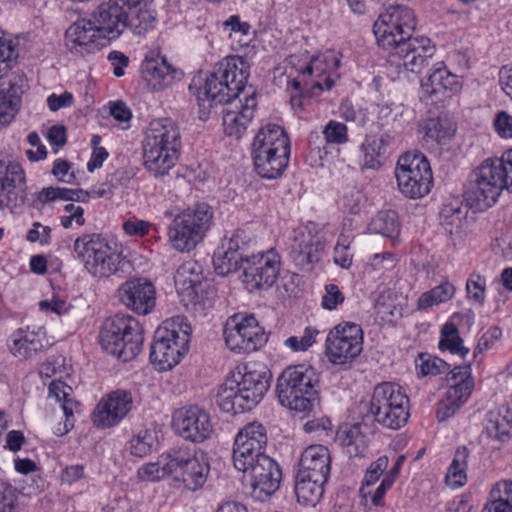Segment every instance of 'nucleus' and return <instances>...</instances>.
I'll return each mask as SVG.
<instances>
[{
	"instance_id": "obj_1",
	"label": "nucleus",
	"mask_w": 512,
	"mask_h": 512,
	"mask_svg": "<svg viewBox=\"0 0 512 512\" xmlns=\"http://www.w3.org/2000/svg\"><path fill=\"white\" fill-rule=\"evenodd\" d=\"M249 77V64L240 56H231L215 64L201 79H193L189 90L196 96L202 114H208L217 104H227L222 110L226 135L239 139L254 117L257 101L254 91L244 92Z\"/></svg>"
},
{
	"instance_id": "obj_2",
	"label": "nucleus",
	"mask_w": 512,
	"mask_h": 512,
	"mask_svg": "<svg viewBox=\"0 0 512 512\" xmlns=\"http://www.w3.org/2000/svg\"><path fill=\"white\" fill-rule=\"evenodd\" d=\"M416 18L404 5L389 6L373 26L380 48L388 52L391 65L412 73L420 72L435 54V46L427 37H412Z\"/></svg>"
},
{
	"instance_id": "obj_3",
	"label": "nucleus",
	"mask_w": 512,
	"mask_h": 512,
	"mask_svg": "<svg viewBox=\"0 0 512 512\" xmlns=\"http://www.w3.org/2000/svg\"><path fill=\"white\" fill-rule=\"evenodd\" d=\"M180 147L181 135L174 121H152L142 143L145 168L155 177L166 175L176 164Z\"/></svg>"
},
{
	"instance_id": "obj_4",
	"label": "nucleus",
	"mask_w": 512,
	"mask_h": 512,
	"mask_svg": "<svg viewBox=\"0 0 512 512\" xmlns=\"http://www.w3.org/2000/svg\"><path fill=\"white\" fill-rule=\"evenodd\" d=\"M76 258L94 278L122 277L130 268V262L120 253L112 250L107 240L100 234H83L73 244Z\"/></svg>"
},
{
	"instance_id": "obj_5",
	"label": "nucleus",
	"mask_w": 512,
	"mask_h": 512,
	"mask_svg": "<svg viewBox=\"0 0 512 512\" xmlns=\"http://www.w3.org/2000/svg\"><path fill=\"white\" fill-rule=\"evenodd\" d=\"M503 165L500 158H489L470 173L464 193L470 207L485 210L496 203L504 188L511 192Z\"/></svg>"
},
{
	"instance_id": "obj_6",
	"label": "nucleus",
	"mask_w": 512,
	"mask_h": 512,
	"mask_svg": "<svg viewBox=\"0 0 512 512\" xmlns=\"http://www.w3.org/2000/svg\"><path fill=\"white\" fill-rule=\"evenodd\" d=\"M143 341L141 324L129 315L116 314L107 318L99 333L103 350L123 362L134 359L140 353Z\"/></svg>"
},
{
	"instance_id": "obj_7",
	"label": "nucleus",
	"mask_w": 512,
	"mask_h": 512,
	"mask_svg": "<svg viewBox=\"0 0 512 512\" xmlns=\"http://www.w3.org/2000/svg\"><path fill=\"white\" fill-rule=\"evenodd\" d=\"M319 382L316 370L306 365L287 367L277 379L278 399L282 406L299 413L313 410L315 386Z\"/></svg>"
},
{
	"instance_id": "obj_8",
	"label": "nucleus",
	"mask_w": 512,
	"mask_h": 512,
	"mask_svg": "<svg viewBox=\"0 0 512 512\" xmlns=\"http://www.w3.org/2000/svg\"><path fill=\"white\" fill-rule=\"evenodd\" d=\"M191 326L183 317L166 320L157 328L150 360L159 371L172 369L188 351Z\"/></svg>"
},
{
	"instance_id": "obj_9",
	"label": "nucleus",
	"mask_w": 512,
	"mask_h": 512,
	"mask_svg": "<svg viewBox=\"0 0 512 512\" xmlns=\"http://www.w3.org/2000/svg\"><path fill=\"white\" fill-rule=\"evenodd\" d=\"M213 211L206 203L188 207L176 214L168 227V238L178 252H190L211 227Z\"/></svg>"
},
{
	"instance_id": "obj_10",
	"label": "nucleus",
	"mask_w": 512,
	"mask_h": 512,
	"mask_svg": "<svg viewBox=\"0 0 512 512\" xmlns=\"http://www.w3.org/2000/svg\"><path fill=\"white\" fill-rule=\"evenodd\" d=\"M369 412L379 425L398 430L408 421L409 398L400 385L380 383L374 388Z\"/></svg>"
},
{
	"instance_id": "obj_11",
	"label": "nucleus",
	"mask_w": 512,
	"mask_h": 512,
	"mask_svg": "<svg viewBox=\"0 0 512 512\" xmlns=\"http://www.w3.org/2000/svg\"><path fill=\"white\" fill-rule=\"evenodd\" d=\"M395 177L400 192L410 199L426 196L433 185L429 161L419 152H407L400 156Z\"/></svg>"
},
{
	"instance_id": "obj_12",
	"label": "nucleus",
	"mask_w": 512,
	"mask_h": 512,
	"mask_svg": "<svg viewBox=\"0 0 512 512\" xmlns=\"http://www.w3.org/2000/svg\"><path fill=\"white\" fill-rule=\"evenodd\" d=\"M223 336L227 347L238 354L257 351L268 340L255 316L246 313L230 316L225 323Z\"/></svg>"
},
{
	"instance_id": "obj_13",
	"label": "nucleus",
	"mask_w": 512,
	"mask_h": 512,
	"mask_svg": "<svg viewBox=\"0 0 512 512\" xmlns=\"http://www.w3.org/2000/svg\"><path fill=\"white\" fill-rule=\"evenodd\" d=\"M363 331L354 322H342L334 326L328 333L325 342V353L330 363L338 366H349L362 352Z\"/></svg>"
},
{
	"instance_id": "obj_14",
	"label": "nucleus",
	"mask_w": 512,
	"mask_h": 512,
	"mask_svg": "<svg viewBox=\"0 0 512 512\" xmlns=\"http://www.w3.org/2000/svg\"><path fill=\"white\" fill-rule=\"evenodd\" d=\"M280 267L281 257L275 249L247 255L242 282L250 292L269 289L278 278Z\"/></svg>"
},
{
	"instance_id": "obj_15",
	"label": "nucleus",
	"mask_w": 512,
	"mask_h": 512,
	"mask_svg": "<svg viewBox=\"0 0 512 512\" xmlns=\"http://www.w3.org/2000/svg\"><path fill=\"white\" fill-rule=\"evenodd\" d=\"M170 474L191 491L201 488L208 477L210 467L204 454L184 450L174 451L170 456Z\"/></svg>"
},
{
	"instance_id": "obj_16",
	"label": "nucleus",
	"mask_w": 512,
	"mask_h": 512,
	"mask_svg": "<svg viewBox=\"0 0 512 512\" xmlns=\"http://www.w3.org/2000/svg\"><path fill=\"white\" fill-rule=\"evenodd\" d=\"M448 390L437 408L436 416L439 421L452 417L468 400L473 389V380L469 366H456L449 372L447 378Z\"/></svg>"
},
{
	"instance_id": "obj_17",
	"label": "nucleus",
	"mask_w": 512,
	"mask_h": 512,
	"mask_svg": "<svg viewBox=\"0 0 512 512\" xmlns=\"http://www.w3.org/2000/svg\"><path fill=\"white\" fill-rule=\"evenodd\" d=\"M173 427L182 438L195 443L207 440L213 433L210 414L197 405L177 410L173 415Z\"/></svg>"
},
{
	"instance_id": "obj_18",
	"label": "nucleus",
	"mask_w": 512,
	"mask_h": 512,
	"mask_svg": "<svg viewBox=\"0 0 512 512\" xmlns=\"http://www.w3.org/2000/svg\"><path fill=\"white\" fill-rule=\"evenodd\" d=\"M96 31L106 44L118 39L127 29L128 12L117 0H102L90 14Z\"/></svg>"
},
{
	"instance_id": "obj_19",
	"label": "nucleus",
	"mask_w": 512,
	"mask_h": 512,
	"mask_svg": "<svg viewBox=\"0 0 512 512\" xmlns=\"http://www.w3.org/2000/svg\"><path fill=\"white\" fill-rule=\"evenodd\" d=\"M259 461L242 479L250 487L253 496L264 501L279 489L282 472L270 456H262Z\"/></svg>"
},
{
	"instance_id": "obj_20",
	"label": "nucleus",
	"mask_w": 512,
	"mask_h": 512,
	"mask_svg": "<svg viewBox=\"0 0 512 512\" xmlns=\"http://www.w3.org/2000/svg\"><path fill=\"white\" fill-rule=\"evenodd\" d=\"M133 407L132 393L117 389L108 393L96 405L92 420L99 428H110L120 423Z\"/></svg>"
},
{
	"instance_id": "obj_21",
	"label": "nucleus",
	"mask_w": 512,
	"mask_h": 512,
	"mask_svg": "<svg viewBox=\"0 0 512 512\" xmlns=\"http://www.w3.org/2000/svg\"><path fill=\"white\" fill-rule=\"evenodd\" d=\"M119 301L139 315L149 314L156 304V290L146 278H133L118 288Z\"/></svg>"
},
{
	"instance_id": "obj_22",
	"label": "nucleus",
	"mask_w": 512,
	"mask_h": 512,
	"mask_svg": "<svg viewBox=\"0 0 512 512\" xmlns=\"http://www.w3.org/2000/svg\"><path fill=\"white\" fill-rule=\"evenodd\" d=\"M96 31V27L89 18L80 19L72 23L65 33V45L74 54L87 55L94 53L107 44Z\"/></svg>"
},
{
	"instance_id": "obj_23",
	"label": "nucleus",
	"mask_w": 512,
	"mask_h": 512,
	"mask_svg": "<svg viewBox=\"0 0 512 512\" xmlns=\"http://www.w3.org/2000/svg\"><path fill=\"white\" fill-rule=\"evenodd\" d=\"M323 248V243L318 235L312 234L310 231H300L294 236L290 257L300 270L310 271L313 265L319 261Z\"/></svg>"
},
{
	"instance_id": "obj_24",
	"label": "nucleus",
	"mask_w": 512,
	"mask_h": 512,
	"mask_svg": "<svg viewBox=\"0 0 512 512\" xmlns=\"http://www.w3.org/2000/svg\"><path fill=\"white\" fill-rule=\"evenodd\" d=\"M269 386L270 376L263 365H246L241 380L237 381V388L250 410L262 400Z\"/></svg>"
},
{
	"instance_id": "obj_25",
	"label": "nucleus",
	"mask_w": 512,
	"mask_h": 512,
	"mask_svg": "<svg viewBox=\"0 0 512 512\" xmlns=\"http://www.w3.org/2000/svg\"><path fill=\"white\" fill-rule=\"evenodd\" d=\"M458 88V77L451 73L443 62L435 64L428 76L421 81L423 95L434 97L435 100L449 97Z\"/></svg>"
},
{
	"instance_id": "obj_26",
	"label": "nucleus",
	"mask_w": 512,
	"mask_h": 512,
	"mask_svg": "<svg viewBox=\"0 0 512 512\" xmlns=\"http://www.w3.org/2000/svg\"><path fill=\"white\" fill-rule=\"evenodd\" d=\"M27 87V79L23 74H12L2 83L0 90V127L9 124L18 112L21 95Z\"/></svg>"
},
{
	"instance_id": "obj_27",
	"label": "nucleus",
	"mask_w": 512,
	"mask_h": 512,
	"mask_svg": "<svg viewBox=\"0 0 512 512\" xmlns=\"http://www.w3.org/2000/svg\"><path fill=\"white\" fill-rule=\"evenodd\" d=\"M331 457L327 447L312 445L301 456L297 474L327 481L330 475Z\"/></svg>"
},
{
	"instance_id": "obj_28",
	"label": "nucleus",
	"mask_w": 512,
	"mask_h": 512,
	"mask_svg": "<svg viewBox=\"0 0 512 512\" xmlns=\"http://www.w3.org/2000/svg\"><path fill=\"white\" fill-rule=\"evenodd\" d=\"M202 279V266L193 260L182 263L174 275L177 292L194 304L200 302Z\"/></svg>"
},
{
	"instance_id": "obj_29",
	"label": "nucleus",
	"mask_w": 512,
	"mask_h": 512,
	"mask_svg": "<svg viewBox=\"0 0 512 512\" xmlns=\"http://www.w3.org/2000/svg\"><path fill=\"white\" fill-rule=\"evenodd\" d=\"M11 341L12 354L20 359H28L44 348L45 330L37 326L19 328L11 335Z\"/></svg>"
},
{
	"instance_id": "obj_30",
	"label": "nucleus",
	"mask_w": 512,
	"mask_h": 512,
	"mask_svg": "<svg viewBox=\"0 0 512 512\" xmlns=\"http://www.w3.org/2000/svg\"><path fill=\"white\" fill-rule=\"evenodd\" d=\"M388 134L367 136L360 146L359 165L362 170H379L386 161Z\"/></svg>"
},
{
	"instance_id": "obj_31",
	"label": "nucleus",
	"mask_w": 512,
	"mask_h": 512,
	"mask_svg": "<svg viewBox=\"0 0 512 512\" xmlns=\"http://www.w3.org/2000/svg\"><path fill=\"white\" fill-rule=\"evenodd\" d=\"M283 149H290L286 132L281 126L268 123L262 126L255 135L251 154L282 152Z\"/></svg>"
},
{
	"instance_id": "obj_32",
	"label": "nucleus",
	"mask_w": 512,
	"mask_h": 512,
	"mask_svg": "<svg viewBox=\"0 0 512 512\" xmlns=\"http://www.w3.org/2000/svg\"><path fill=\"white\" fill-rule=\"evenodd\" d=\"M311 61H317L318 67L321 68L319 76L314 73L308 78V82H305L307 93L316 95L324 90H330L334 85L333 76L340 67V58L334 54H325L322 57H315Z\"/></svg>"
},
{
	"instance_id": "obj_33",
	"label": "nucleus",
	"mask_w": 512,
	"mask_h": 512,
	"mask_svg": "<svg viewBox=\"0 0 512 512\" xmlns=\"http://www.w3.org/2000/svg\"><path fill=\"white\" fill-rule=\"evenodd\" d=\"M268 436L266 428L259 422H251L241 428L235 436L232 452L265 451Z\"/></svg>"
},
{
	"instance_id": "obj_34",
	"label": "nucleus",
	"mask_w": 512,
	"mask_h": 512,
	"mask_svg": "<svg viewBox=\"0 0 512 512\" xmlns=\"http://www.w3.org/2000/svg\"><path fill=\"white\" fill-rule=\"evenodd\" d=\"M290 157V149L282 152L252 154L254 168L257 174L265 179H277L286 169Z\"/></svg>"
},
{
	"instance_id": "obj_35",
	"label": "nucleus",
	"mask_w": 512,
	"mask_h": 512,
	"mask_svg": "<svg viewBox=\"0 0 512 512\" xmlns=\"http://www.w3.org/2000/svg\"><path fill=\"white\" fill-rule=\"evenodd\" d=\"M485 431L489 438L506 442L512 437V411L508 406L490 410L486 415Z\"/></svg>"
},
{
	"instance_id": "obj_36",
	"label": "nucleus",
	"mask_w": 512,
	"mask_h": 512,
	"mask_svg": "<svg viewBox=\"0 0 512 512\" xmlns=\"http://www.w3.org/2000/svg\"><path fill=\"white\" fill-rule=\"evenodd\" d=\"M421 132L426 144L444 145L454 136L456 127L447 116H438L426 120Z\"/></svg>"
},
{
	"instance_id": "obj_37",
	"label": "nucleus",
	"mask_w": 512,
	"mask_h": 512,
	"mask_svg": "<svg viewBox=\"0 0 512 512\" xmlns=\"http://www.w3.org/2000/svg\"><path fill=\"white\" fill-rule=\"evenodd\" d=\"M49 395L54 397L56 401L61 404V408L65 415L64 429H57V433L65 434L73 428L74 408L77 406L76 401L73 400V390L70 386L60 380H54L48 387Z\"/></svg>"
},
{
	"instance_id": "obj_38",
	"label": "nucleus",
	"mask_w": 512,
	"mask_h": 512,
	"mask_svg": "<svg viewBox=\"0 0 512 512\" xmlns=\"http://www.w3.org/2000/svg\"><path fill=\"white\" fill-rule=\"evenodd\" d=\"M216 403L219 408L226 413L238 414L250 411L244 396L237 388V381H226L220 386Z\"/></svg>"
},
{
	"instance_id": "obj_39",
	"label": "nucleus",
	"mask_w": 512,
	"mask_h": 512,
	"mask_svg": "<svg viewBox=\"0 0 512 512\" xmlns=\"http://www.w3.org/2000/svg\"><path fill=\"white\" fill-rule=\"evenodd\" d=\"M247 254L235 251L221 242L213 255V265L216 273L220 276H227L236 272L239 268L243 269Z\"/></svg>"
},
{
	"instance_id": "obj_40",
	"label": "nucleus",
	"mask_w": 512,
	"mask_h": 512,
	"mask_svg": "<svg viewBox=\"0 0 512 512\" xmlns=\"http://www.w3.org/2000/svg\"><path fill=\"white\" fill-rule=\"evenodd\" d=\"M24 183L25 174L19 163L0 160V205L13 189L23 186Z\"/></svg>"
},
{
	"instance_id": "obj_41",
	"label": "nucleus",
	"mask_w": 512,
	"mask_h": 512,
	"mask_svg": "<svg viewBox=\"0 0 512 512\" xmlns=\"http://www.w3.org/2000/svg\"><path fill=\"white\" fill-rule=\"evenodd\" d=\"M327 481H321L312 477H304L297 474L295 494L298 502L304 505H316L324 493V485Z\"/></svg>"
},
{
	"instance_id": "obj_42",
	"label": "nucleus",
	"mask_w": 512,
	"mask_h": 512,
	"mask_svg": "<svg viewBox=\"0 0 512 512\" xmlns=\"http://www.w3.org/2000/svg\"><path fill=\"white\" fill-rule=\"evenodd\" d=\"M368 229L372 233L394 240L400 233V223L397 213L393 210H383L378 212L371 220Z\"/></svg>"
},
{
	"instance_id": "obj_43",
	"label": "nucleus",
	"mask_w": 512,
	"mask_h": 512,
	"mask_svg": "<svg viewBox=\"0 0 512 512\" xmlns=\"http://www.w3.org/2000/svg\"><path fill=\"white\" fill-rule=\"evenodd\" d=\"M143 69L151 80L163 87L171 85L178 75V71L164 57L147 60Z\"/></svg>"
},
{
	"instance_id": "obj_44",
	"label": "nucleus",
	"mask_w": 512,
	"mask_h": 512,
	"mask_svg": "<svg viewBox=\"0 0 512 512\" xmlns=\"http://www.w3.org/2000/svg\"><path fill=\"white\" fill-rule=\"evenodd\" d=\"M455 294V287L449 282H443L440 285L424 292L418 298L417 309L420 311L448 302Z\"/></svg>"
},
{
	"instance_id": "obj_45",
	"label": "nucleus",
	"mask_w": 512,
	"mask_h": 512,
	"mask_svg": "<svg viewBox=\"0 0 512 512\" xmlns=\"http://www.w3.org/2000/svg\"><path fill=\"white\" fill-rule=\"evenodd\" d=\"M439 349L448 350L452 354L465 357L469 349L463 346V340L459 335L457 326L454 323H446L441 329Z\"/></svg>"
},
{
	"instance_id": "obj_46",
	"label": "nucleus",
	"mask_w": 512,
	"mask_h": 512,
	"mask_svg": "<svg viewBox=\"0 0 512 512\" xmlns=\"http://www.w3.org/2000/svg\"><path fill=\"white\" fill-rule=\"evenodd\" d=\"M156 19V12L154 10L148 8L139 9L131 14L128 13L127 28L135 35H144L154 28Z\"/></svg>"
},
{
	"instance_id": "obj_47",
	"label": "nucleus",
	"mask_w": 512,
	"mask_h": 512,
	"mask_svg": "<svg viewBox=\"0 0 512 512\" xmlns=\"http://www.w3.org/2000/svg\"><path fill=\"white\" fill-rule=\"evenodd\" d=\"M352 241L351 231L344 228L338 237L333 253L334 263L341 268L348 269L352 264L353 253L350 248Z\"/></svg>"
},
{
	"instance_id": "obj_48",
	"label": "nucleus",
	"mask_w": 512,
	"mask_h": 512,
	"mask_svg": "<svg viewBox=\"0 0 512 512\" xmlns=\"http://www.w3.org/2000/svg\"><path fill=\"white\" fill-rule=\"evenodd\" d=\"M388 464L389 458L387 456H380L368 466L360 487V493L364 498L367 497V494H371L369 488L377 483L382 475L384 476Z\"/></svg>"
},
{
	"instance_id": "obj_49",
	"label": "nucleus",
	"mask_w": 512,
	"mask_h": 512,
	"mask_svg": "<svg viewBox=\"0 0 512 512\" xmlns=\"http://www.w3.org/2000/svg\"><path fill=\"white\" fill-rule=\"evenodd\" d=\"M416 368L422 376L449 374L450 365L444 360L430 354H420L416 360Z\"/></svg>"
},
{
	"instance_id": "obj_50",
	"label": "nucleus",
	"mask_w": 512,
	"mask_h": 512,
	"mask_svg": "<svg viewBox=\"0 0 512 512\" xmlns=\"http://www.w3.org/2000/svg\"><path fill=\"white\" fill-rule=\"evenodd\" d=\"M170 456L161 457L158 462L143 465L138 470L139 477L144 481H156L170 474Z\"/></svg>"
},
{
	"instance_id": "obj_51",
	"label": "nucleus",
	"mask_w": 512,
	"mask_h": 512,
	"mask_svg": "<svg viewBox=\"0 0 512 512\" xmlns=\"http://www.w3.org/2000/svg\"><path fill=\"white\" fill-rule=\"evenodd\" d=\"M154 444V432L142 430L130 440L131 454L137 457H144L152 451Z\"/></svg>"
},
{
	"instance_id": "obj_52",
	"label": "nucleus",
	"mask_w": 512,
	"mask_h": 512,
	"mask_svg": "<svg viewBox=\"0 0 512 512\" xmlns=\"http://www.w3.org/2000/svg\"><path fill=\"white\" fill-rule=\"evenodd\" d=\"M319 330L314 327H306L302 336L288 337L284 344L294 352L306 351L316 342Z\"/></svg>"
},
{
	"instance_id": "obj_53",
	"label": "nucleus",
	"mask_w": 512,
	"mask_h": 512,
	"mask_svg": "<svg viewBox=\"0 0 512 512\" xmlns=\"http://www.w3.org/2000/svg\"><path fill=\"white\" fill-rule=\"evenodd\" d=\"M486 279L478 273H472L466 282L468 299L479 305L485 302Z\"/></svg>"
},
{
	"instance_id": "obj_54",
	"label": "nucleus",
	"mask_w": 512,
	"mask_h": 512,
	"mask_svg": "<svg viewBox=\"0 0 512 512\" xmlns=\"http://www.w3.org/2000/svg\"><path fill=\"white\" fill-rule=\"evenodd\" d=\"M262 456H268L265 451H248L241 454V452H232V460L235 469L242 472L243 475L247 474L254 466L258 465Z\"/></svg>"
},
{
	"instance_id": "obj_55",
	"label": "nucleus",
	"mask_w": 512,
	"mask_h": 512,
	"mask_svg": "<svg viewBox=\"0 0 512 512\" xmlns=\"http://www.w3.org/2000/svg\"><path fill=\"white\" fill-rule=\"evenodd\" d=\"M490 500L512 511V481L496 483L490 492Z\"/></svg>"
},
{
	"instance_id": "obj_56",
	"label": "nucleus",
	"mask_w": 512,
	"mask_h": 512,
	"mask_svg": "<svg viewBox=\"0 0 512 512\" xmlns=\"http://www.w3.org/2000/svg\"><path fill=\"white\" fill-rule=\"evenodd\" d=\"M342 208L350 214H358L364 206L365 196L356 187H349L341 197Z\"/></svg>"
},
{
	"instance_id": "obj_57",
	"label": "nucleus",
	"mask_w": 512,
	"mask_h": 512,
	"mask_svg": "<svg viewBox=\"0 0 512 512\" xmlns=\"http://www.w3.org/2000/svg\"><path fill=\"white\" fill-rule=\"evenodd\" d=\"M323 135L327 143L345 144L348 142L347 126L344 123L330 120L323 129Z\"/></svg>"
},
{
	"instance_id": "obj_58",
	"label": "nucleus",
	"mask_w": 512,
	"mask_h": 512,
	"mask_svg": "<svg viewBox=\"0 0 512 512\" xmlns=\"http://www.w3.org/2000/svg\"><path fill=\"white\" fill-rule=\"evenodd\" d=\"M222 242L229 246L231 249L246 254L247 249L252 243H254V238L252 237L251 233L247 232L246 230L238 229L234 231L231 236L224 237Z\"/></svg>"
},
{
	"instance_id": "obj_59",
	"label": "nucleus",
	"mask_w": 512,
	"mask_h": 512,
	"mask_svg": "<svg viewBox=\"0 0 512 512\" xmlns=\"http://www.w3.org/2000/svg\"><path fill=\"white\" fill-rule=\"evenodd\" d=\"M18 57V52L11 39L0 37V78L4 72L11 68V64Z\"/></svg>"
},
{
	"instance_id": "obj_60",
	"label": "nucleus",
	"mask_w": 512,
	"mask_h": 512,
	"mask_svg": "<svg viewBox=\"0 0 512 512\" xmlns=\"http://www.w3.org/2000/svg\"><path fill=\"white\" fill-rule=\"evenodd\" d=\"M345 300L343 293L335 284H327L324 287V294L321 298V306L323 309L333 311L338 305Z\"/></svg>"
},
{
	"instance_id": "obj_61",
	"label": "nucleus",
	"mask_w": 512,
	"mask_h": 512,
	"mask_svg": "<svg viewBox=\"0 0 512 512\" xmlns=\"http://www.w3.org/2000/svg\"><path fill=\"white\" fill-rule=\"evenodd\" d=\"M17 490L11 484L0 481V512H14Z\"/></svg>"
},
{
	"instance_id": "obj_62",
	"label": "nucleus",
	"mask_w": 512,
	"mask_h": 512,
	"mask_svg": "<svg viewBox=\"0 0 512 512\" xmlns=\"http://www.w3.org/2000/svg\"><path fill=\"white\" fill-rule=\"evenodd\" d=\"M321 68L318 67L317 61H311L309 64H307L304 68H302L299 72L298 77L293 78L289 84L298 91L307 92V88L305 87V82H308L307 77H311L314 73H316L317 76L321 73Z\"/></svg>"
},
{
	"instance_id": "obj_63",
	"label": "nucleus",
	"mask_w": 512,
	"mask_h": 512,
	"mask_svg": "<svg viewBox=\"0 0 512 512\" xmlns=\"http://www.w3.org/2000/svg\"><path fill=\"white\" fill-rule=\"evenodd\" d=\"M493 127L499 137L512 138V115L506 111H499L494 118Z\"/></svg>"
},
{
	"instance_id": "obj_64",
	"label": "nucleus",
	"mask_w": 512,
	"mask_h": 512,
	"mask_svg": "<svg viewBox=\"0 0 512 512\" xmlns=\"http://www.w3.org/2000/svg\"><path fill=\"white\" fill-rule=\"evenodd\" d=\"M71 164L63 159H57L54 162L52 174L61 182L67 184H74L76 176L74 171H71Z\"/></svg>"
}]
</instances>
